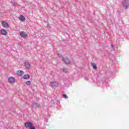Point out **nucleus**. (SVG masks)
<instances>
[{
	"label": "nucleus",
	"mask_w": 129,
	"mask_h": 129,
	"mask_svg": "<svg viewBox=\"0 0 129 129\" xmlns=\"http://www.w3.org/2000/svg\"><path fill=\"white\" fill-rule=\"evenodd\" d=\"M51 85L50 86L52 87V88L56 89L57 87H58V83L57 82H50Z\"/></svg>",
	"instance_id": "nucleus-1"
},
{
	"label": "nucleus",
	"mask_w": 129,
	"mask_h": 129,
	"mask_svg": "<svg viewBox=\"0 0 129 129\" xmlns=\"http://www.w3.org/2000/svg\"><path fill=\"white\" fill-rule=\"evenodd\" d=\"M123 8H124V9H127V8H128V6H129V3H128V0H124L123 1Z\"/></svg>",
	"instance_id": "nucleus-2"
},
{
	"label": "nucleus",
	"mask_w": 129,
	"mask_h": 129,
	"mask_svg": "<svg viewBox=\"0 0 129 129\" xmlns=\"http://www.w3.org/2000/svg\"><path fill=\"white\" fill-rule=\"evenodd\" d=\"M33 125V123L31 122H27L25 123L24 126L26 128H28V127H30V126H32Z\"/></svg>",
	"instance_id": "nucleus-3"
},
{
	"label": "nucleus",
	"mask_w": 129,
	"mask_h": 129,
	"mask_svg": "<svg viewBox=\"0 0 129 129\" xmlns=\"http://www.w3.org/2000/svg\"><path fill=\"white\" fill-rule=\"evenodd\" d=\"M8 82H9V83H14V82H15V81H16V79L14 77H11L8 78Z\"/></svg>",
	"instance_id": "nucleus-4"
},
{
	"label": "nucleus",
	"mask_w": 129,
	"mask_h": 129,
	"mask_svg": "<svg viewBox=\"0 0 129 129\" xmlns=\"http://www.w3.org/2000/svg\"><path fill=\"white\" fill-rule=\"evenodd\" d=\"M20 35L22 38H27L28 37V34L24 31H21L20 33Z\"/></svg>",
	"instance_id": "nucleus-5"
},
{
	"label": "nucleus",
	"mask_w": 129,
	"mask_h": 129,
	"mask_svg": "<svg viewBox=\"0 0 129 129\" xmlns=\"http://www.w3.org/2000/svg\"><path fill=\"white\" fill-rule=\"evenodd\" d=\"M63 60L65 64H68L70 63V59L68 57H63Z\"/></svg>",
	"instance_id": "nucleus-6"
},
{
	"label": "nucleus",
	"mask_w": 129,
	"mask_h": 129,
	"mask_svg": "<svg viewBox=\"0 0 129 129\" xmlns=\"http://www.w3.org/2000/svg\"><path fill=\"white\" fill-rule=\"evenodd\" d=\"M0 33L3 36H6V35L8 34V32H7V30H6V29H2V30H1L0 31Z\"/></svg>",
	"instance_id": "nucleus-7"
},
{
	"label": "nucleus",
	"mask_w": 129,
	"mask_h": 129,
	"mask_svg": "<svg viewBox=\"0 0 129 129\" xmlns=\"http://www.w3.org/2000/svg\"><path fill=\"white\" fill-rule=\"evenodd\" d=\"M2 26L4 28H6V29L9 28V24L6 21H3Z\"/></svg>",
	"instance_id": "nucleus-8"
},
{
	"label": "nucleus",
	"mask_w": 129,
	"mask_h": 129,
	"mask_svg": "<svg viewBox=\"0 0 129 129\" xmlns=\"http://www.w3.org/2000/svg\"><path fill=\"white\" fill-rule=\"evenodd\" d=\"M24 66L27 69H30V67H31V64L28 62H25L24 63Z\"/></svg>",
	"instance_id": "nucleus-9"
},
{
	"label": "nucleus",
	"mask_w": 129,
	"mask_h": 129,
	"mask_svg": "<svg viewBox=\"0 0 129 129\" xmlns=\"http://www.w3.org/2000/svg\"><path fill=\"white\" fill-rule=\"evenodd\" d=\"M17 74L18 76H22V75L24 74V72H23V71L21 70L17 71Z\"/></svg>",
	"instance_id": "nucleus-10"
},
{
	"label": "nucleus",
	"mask_w": 129,
	"mask_h": 129,
	"mask_svg": "<svg viewBox=\"0 0 129 129\" xmlns=\"http://www.w3.org/2000/svg\"><path fill=\"white\" fill-rule=\"evenodd\" d=\"M19 20L20 21H21V22H24V21H26V19L25 18V17H24V16H23V15H21L19 17Z\"/></svg>",
	"instance_id": "nucleus-11"
},
{
	"label": "nucleus",
	"mask_w": 129,
	"mask_h": 129,
	"mask_svg": "<svg viewBox=\"0 0 129 129\" xmlns=\"http://www.w3.org/2000/svg\"><path fill=\"white\" fill-rule=\"evenodd\" d=\"M91 65L93 68V69H96L97 68V67L96 66V64L93 62L91 63Z\"/></svg>",
	"instance_id": "nucleus-12"
},
{
	"label": "nucleus",
	"mask_w": 129,
	"mask_h": 129,
	"mask_svg": "<svg viewBox=\"0 0 129 129\" xmlns=\"http://www.w3.org/2000/svg\"><path fill=\"white\" fill-rule=\"evenodd\" d=\"M27 78H30V76L29 75H24L23 76V79H27Z\"/></svg>",
	"instance_id": "nucleus-13"
},
{
	"label": "nucleus",
	"mask_w": 129,
	"mask_h": 129,
	"mask_svg": "<svg viewBox=\"0 0 129 129\" xmlns=\"http://www.w3.org/2000/svg\"><path fill=\"white\" fill-rule=\"evenodd\" d=\"M62 71L64 73H67V72H68V71H69V70H68V69L67 68H64L62 70Z\"/></svg>",
	"instance_id": "nucleus-14"
},
{
	"label": "nucleus",
	"mask_w": 129,
	"mask_h": 129,
	"mask_svg": "<svg viewBox=\"0 0 129 129\" xmlns=\"http://www.w3.org/2000/svg\"><path fill=\"white\" fill-rule=\"evenodd\" d=\"M26 85H27L28 86L31 85V81H28L26 82Z\"/></svg>",
	"instance_id": "nucleus-15"
},
{
	"label": "nucleus",
	"mask_w": 129,
	"mask_h": 129,
	"mask_svg": "<svg viewBox=\"0 0 129 129\" xmlns=\"http://www.w3.org/2000/svg\"><path fill=\"white\" fill-rule=\"evenodd\" d=\"M63 98H65L66 99H67L68 98V96L66 95V94H63Z\"/></svg>",
	"instance_id": "nucleus-16"
},
{
	"label": "nucleus",
	"mask_w": 129,
	"mask_h": 129,
	"mask_svg": "<svg viewBox=\"0 0 129 129\" xmlns=\"http://www.w3.org/2000/svg\"><path fill=\"white\" fill-rule=\"evenodd\" d=\"M57 55L58 56V57H59V58H62L63 59V56H62V54H60L59 53L57 54Z\"/></svg>",
	"instance_id": "nucleus-17"
},
{
	"label": "nucleus",
	"mask_w": 129,
	"mask_h": 129,
	"mask_svg": "<svg viewBox=\"0 0 129 129\" xmlns=\"http://www.w3.org/2000/svg\"><path fill=\"white\" fill-rule=\"evenodd\" d=\"M30 129H35V127L34 126L31 125V126H30Z\"/></svg>",
	"instance_id": "nucleus-18"
},
{
	"label": "nucleus",
	"mask_w": 129,
	"mask_h": 129,
	"mask_svg": "<svg viewBox=\"0 0 129 129\" xmlns=\"http://www.w3.org/2000/svg\"><path fill=\"white\" fill-rule=\"evenodd\" d=\"M111 47L112 48V49H113V50H114V48L113 47V45H111Z\"/></svg>",
	"instance_id": "nucleus-19"
},
{
	"label": "nucleus",
	"mask_w": 129,
	"mask_h": 129,
	"mask_svg": "<svg viewBox=\"0 0 129 129\" xmlns=\"http://www.w3.org/2000/svg\"><path fill=\"white\" fill-rule=\"evenodd\" d=\"M20 111H22V110H20Z\"/></svg>",
	"instance_id": "nucleus-20"
}]
</instances>
